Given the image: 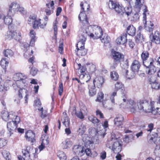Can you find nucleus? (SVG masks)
Instances as JSON below:
<instances>
[{
	"mask_svg": "<svg viewBox=\"0 0 160 160\" xmlns=\"http://www.w3.org/2000/svg\"><path fill=\"white\" fill-rule=\"evenodd\" d=\"M123 85L120 82H117L115 84V91L111 94L110 97V101L111 102V105L113 106L115 104L114 97L117 95V91L119 89L123 90Z\"/></svg>",
	"mask_w": 160,
	"mask_h": 160,
	"instance_id": "10",
	"label": "nucleus"
},
{
	"mask_svg": "<svg viewBox=\"0 0 160 160\" xmlns=\"http://www.w3.org/2000/svg\"><path fill=\"white\" fill-rule=\"evenodd\" d=\"M11 119L12 121L8 122L7 124V127L9 132L8 136L9 137L16 132L17 124L20 121V118L18 116Z\"/></svg>",
	"mask_w": 160,
	"mask_h": 160,
	"instance_id": "6",
	"label": "nucleus"
},
{
	"mask_svg": "<svg viewBox=\"0 0 160 160\" xmlns=\"http://www.w3.org/2000/svg\"><path fill=\"white\" fill-rule=\"evenodd\" d=\"M123 120V116L121 114H118L114 119V123L117 127H120L122 124Z\"/></svg>",
	"mask_w": 160,
	"mask_h": 160,
	"instance_id": "22",
	"label": "nucleus"
},
{
	"mask_svg": "<svg viewBox=\"0 0 160 160\" xmlns=\"http://www.w3.org/2000/svg\"><path fill=\"white\" fill-rule=\"evenodd\" d=\"M100 38L101 42L104 43H107L109 42L110 40V38L108 34L106 33L102 34Z\"/></svg>",
	"mask_w": 160,
	"mask_h": 160,
	"instance_id": "32",
	"label": "nucleus"
},
{
	"mask_svg": "<svg viewBox=\"0 0 160 160\" xmlns=\"http://www.w3.org/2000/svg\"><path fill=\"white\" fill-rule=\"evenodd\" d=\"M54 3L53 1H52L51 3L46 4L47 7L45 9V12L47 15H49L53 13L54 8Z\"/></svg>",
	"mask_w": 160,
	"mask_h": 160,
	"instance_id": "17",
	"label": "nucleus"
},
{
	"mask_svg": "<svg viewBox=\"0 0 160 160\" xmlns=\"http://www.w3.org/2000/svg\"><path fill=\"white\" fill-rule=\"evenodd\" d=\"M18 11H19L22 14L24 15L26 13V10L23 7H21L20 5L19 7L18 8Z\"/></svg>",
	"mask_w": 160,
	"mask_h": 160,
	"instance_id": "61",
	"label": "nucleus"
},
{
	"mask_svg": "<svg viewBox=\"0 0 160 160\" xmlns=\"http://www.w3.org/2000/svg\"><path fill=\"white\" fill-rule=\"evenodd\" d=\"M78 66V72L79 74V78L83 82H88L91 78L89 74H87L85 72L86 69L80 63H77Z\"/></svg>",
	"mask_w": 160,
	"mask_h": 160,
	"instance_id": "8",
	"label": "nucleus"
},
{
	"mask_svg": "<svg viewBox=\"0 0 160 160\" xmlns=\"http://www.w3.org/2000/svg\"><path fill=\"white\" fill-rule=\"evenodd\" d=\"M38 70L35 67H32L30 71V73L33 76H34L36 75L38 72Z\"/></svg>",
	"mask_w": 160,
	"mask_h": 160,
	"instance_id": "58",
	"label": "nucleus"
},
{
	"mask_svg": "<svg viewBox=\"0 0 160 160\" xmlns=\"http://www.w3.org/2000/svg\"><path fill=\"white\" fill-rule=\"evenodd\" d=\"M140 64L137 60H134L131 66V69L132 71L131 77L133 78L134 76V73L138 71L140 67Z\"/></svg>",
	"mask_w": 160,
	"mask_h": 160,
	"instance_id": "13",
	"label": "nucleus"
},
{
	"mask_svg": "<svg viewBox=\"0 0 160 160\" xmlns=\"http://www.w3.org/2000/svg\"><path fill=\"white\" fill-rule=\"evenodd\" d=\"M152 89H158L160 88V84L158 83L156 81L150 84Z\"/></svg>",
	"mask_w": 160,
	"mask_h": 160,
	"instance_id": "53",
	"label": "nucleus"
},
{
	"mask_svg": "<svg viewBox=\"0 0 160 160\" xmlns=\"http://www.w3.org/2000/svg\"><path fill=\"white\" fill-rule=\"evenodd\" d=\"M127 34L126 33H123L121 36L118 37L116 40V42L118 44L124 45L127 42Z\"/></svg>",
	"mask_w": 160,
	"mask_h": 160,
	"instance_id": "20",
	"label": "nucleus"
},
{
	"mask_svg": "<svg viewBox=\"0 0 160 160\" xmlns=\"http://www.w3.org/2000/svg\"><path fill=\"white\" fill-rule=\"evenodd\" d=\"M6 141L3 138H0V148H2L7 144Z\"/></svg>",
	"mask_w": 160,
	"mask_h": 160,
	"instance_id": "63",
	"label": "nucleus"
},
{
	"mask_svg": "<svg viewBox=\"0 0 160 160\" xmlns=\"http://www.w3.org/2000/svg\"><path fill=\"white\" fill-rule=\"evenodd\" d=\"M144 2V0H135L134 7L139 10L143 6Z\"/></svg>",
	"mask_w": 160,
	"mask_h": 160,
	"instance_id": "31",
	"label": "nucleus"
},
{
	"mask_svg": "<svg viewBox=\"0 0 160 160\" xmlns=\"http://www.w3.org/2000/svg\"><path fill=\"white\" fill-rule=\"evenodd\" d=\"M8 62L6 60V59L3 58L0 61V65L3 69H5L6 66H7Z\"/></svg>",
	"mask_w": 160,
	"mask_h": 160,
	"instance_id": "42",
	"label": "nucleus"
},
{
	"mask_svg": "<svg viewBox=\"0 0 160 160\" xmlns=\"http://www.w3.org/2000/svg\"><path fill=\"white\" fill-rule=\"evenodd\" d=\"M104 82V79L103 77H100L96 78L93 81V83L94 85H96L98 88H100L102 87Z\"/></svg>",
	"mask_w": 160,
	"mask_h": 160,
	"instance_id": "23",
	"label": "nucleus"
},
{
	"mask_svg": "<svg viewBox=\"0 0 160 160\" xmlns=\"http://www.w3.org/2000/svg\"><path fill=\"white\" fill-rule=\"evenodd\" d=\"M35 134L31 130L27 131L25 133V137L26 139L31 142L33 143L35 142Z\"/></svg>",
	"mask_w": 160,
	"mask_h": 160,
	"instance_id": "18",
	"label": "nucleus"
},
{
	"mask_svg": "<svg viewBox=\"0 0 160 160\" xmlns=\"http://www.w3.org/2000/svg\"><path fill=\"white\" fill-rule=\"evenodd\" d=\"M78 19L82 23L85 25L88 26L89 24L87 20V16L84 12L81 11L78 16Z\"/></svg>",
	"mask_w": 160,
	"mask_h": 160,
	"instance_id": "19",
	"label": "nucleus"
},
{
	"mask_svg": "<svg viewBox=\"0 0 160 160\" xmlns=\"http://www.w3.org/2000/svg\"><path fill=\"white\" fill-rule=\"evenodd\" d=\"M42 142L41 143L43 144V145H48L49 143V141L48 140V138L47 137H42Z\"/></svg>",
	"mask_w": 160,
	"mask_h": 160,
	"instance_id": "56",
	"label": "nucleus"
},
{
	"mask_svg": "<svg viewBox=\"0 0 160 160\" xmlns=\"http://www.w3.org/2000/svg\"><path fill=\"white\" fill-rule=\"evenodd\" d=\"M26 76L22 73H18L14 74L13 76V79L16 81V84L17 85V88H20L18 92L19 97L22 98V95H25V102L26 103L28 102L27 97L28 96V91L25 89V87H27L28 85V82L26 79Z\"/></svg>",
	"mask_w": 160,
	"mask_h": 160,
	"instance_id": "2",
	"label": "nucleus"
},
{
	"mask_svg": "<svg viewBox=\"0 0 160 160\" xmlns=\"http://www.w3.org/2000/svg\"><path fill=\"white\" fill-rule=\"evenodd\" d=\"M22 153L24 158L22 157L21 156L18 157V160H28L30 158V152L27 149H23Z\"/></svg>",
	"mask_w": 160,
	"mask_h": 160,
	"instance_id": "24",
	"label": "nucleus"
},
{
	"mask_svg": "<svg viewBox=\"0 0 160 160\" xmlns=\"http://www.w3.org/2000/svg\"><path fill=\"white\" fill-rule=\"evenodd\" d=\"M152 113L154 114H160V108H154L153 110L152 111Z\"/></svg>",
	"mask_w": 160,
	"mask_h": 160,
	"instance_id": "64",
	"label": "nucleus"
},
{
	"mask_svg": "<svg viewBox=\"0 0 160 160\" xmlns=\"http://www.w3.org/2000/svg\"><path fill=\"white\" fill-rule=\"evenodd\" d=\"M142 61L143 65L147 68H148L151 65L153 64V61L151 60L148 61L147 59V60H143Z\"/></svg>",
	"mask_w": 160,
	"mask_h": 160,
	"instance_id": "48",
	"label": "nucleus"
},
{
	"mask_svg": "<svg viewBox=\"0 0 160 160\" xmlns=\"http://www.w3.org/2000/svg\"><path fill=\"white\" fill-rule=\"evenodd\" d=\"M151 143L153 142L156 144L154 153L157 156H160V138L156 137H151L149 141Z\"/></svg>",
	"mask_w": 160,
	"mask_h": 160,
	"instance_id": "11",
	"label": "nucleus"
},
{
	"mask_svg": "<svg viewBox=\"0 0 160 160\" xmlns=\"http://www.w3.org/2000/svg\"><path fill=\"white\" fill-rule=\"evenodd\" d=\"M12 16L8 15V12L7 15L4 17L3 20L6 24L9 25L12 24V19L11 16Z\"/></svg>",
	"mask_w": 160,
	"mask_h": 160,
	"instance_id": "29",
	"label": "nucleus"
},
{
	"mask_svg": "<svg viewBox=\"0 0 160 160\" xmlns=\"http://www.w3.org/2000/svg\"><path fill=\"white\" fill-rule=\"evenodd\" d=\"M72 145V142L69 138H67L63 141L62 143V146L64 149H67L70 147Z\"/></svg>",
	"mask_w": 160,
	"mask_h": 160,
	"instance_id": "26",
	"label": "nucleus"
},
{
	"mask_svg": "<svg viewBox=\"0 0 160 160\" xmlns=\"http://www.w3.org/2000/svg\"><path fill=\"white\" fill-rule=\"evenodd\" d=\"M149 54L146 51H144L141 55V57L142 60H147L149 57Z\"/></svg>",
	"mask_w": 160,
	"mask_h": 160,
	"instance_id": "40",
	"label": "nucleus"
},
{
	"mask_svg": "<svg viewBox=\"0 0 160 160\" xmlns=\"http://www.w3.org/2000/svg\"><path fill=\"white\" fill-rule=\"evenodd\" d=\"M75 114L78 118L80 119H83L84 118L82 112L81 111H76V110L75 109Z\"/></svg>",
	"mask_w": 160,
	"mask_h": 160,
	"instance_id": "51",
	"label": "nucleus"
},
{
	"mask_svg": "<svg viewBox=\"0 0 160 160\" xmlns=\"http://www.w3.org/2000/svg\"><path fill=\"white\" fill-rule=\"evenodd\" d=\"M58 24L57 21L56 20L53 22V28L54 30V35L55 38H57V24Z\"/></svg>",
	"mask_w": 160,
	"mask_h": 160,
	"instance_id": "50",
	"label": "nucleus"
},
{
	"mask_svg": "<svg viewBox=\"0 0 160 160\" xmlns=\"http://www.w3.org/2000/svg\"><path fill=\"white\" fill-rule=\"evenodd\" d=\"M39 111H41V117L42 118H44L46 117L47 116V111L46 110H43V108H42L38 109Z\"/></svg>",
	"mask_w": 160,
	"mask_h": 160,
	"instance_id": "55",
	"label": "nucleus"
},
{
	"mask_svg": "<svg viewBox=\"0 0 160 160\" xmlns=\"http://www.w3.org/2000/svg\"><path fill=\"white\" fill-rule=\"evenodd\" d=\"M110 77L111 79L115 81H117L119 78V75L116 71H113L110 73Z\"/></svg>",
	"mask_w": 160,
	"mask_h": 160,
	"instance_id": "36",
	"label": "nucleus"
},
{
	"mask_svg": "<svg viewBox=\"0 0 160 160\" xmlns=\"http://www.w3.org/2000/svg\"><path fill=\"white\" fill-rule=\"evenodd\" d=\"M57 156L60 160H66L67 159L65 154L62 151H58Z\"/></svg>",
	"mask_w": 160,
	"mask_h": 160,
	"instance_id": "39",
	"label": "nucleus"
},
{
	"mask_svg": "<svg viewBox=\"0 0 160 160\" xmlns=\"http://www.w3.org/2000/svg\"><path fill=\"white\" fill-rule=\"evenodd\" d=\"M15 31H8L7 32L6 35V38L8 40H11L12 38H14L16 41H19L20 38V33H18V36L17 37H15V35H16Z\"/></svg>",
	"mask_w": 160,
	"mask_h": 160,
	"instance_id": "15",
	"label": "nucleus"
},
{
	"mask_svg": "<svg viewBox=\"0 0 160 160\" xmlns=\"http://www.w3.org/2000/svg\"><path fill=\"white\" fill-rule=\"evenodd\" d=\"M40 21V19H39L38 20H35L33 25V27L34 28H37L39 27V25L42 23V20L41 21Z\"/></svg>",
	"mask_w": 160,
	"mask_h": 160,
	"instance_id": "43",
	"label": "nucleus"
},
{
	"mask_svg": "<svg viewBox=\"0 0 160 160\" xmlns=\"http://www.w3.org/2000/svg\"><path fill=\"white\" fill-rule=\"evenodd\" d=\"M17 116L15 115V113H13L12 114H9L8 112L6 111H2L1 115L2 119L5 121H8L10 118L12 119Z\"/></svg>",
	"mask_w": 160,
	"mask_h": 160,
	"instance_id": "16",
	"label": "nucleus"
},
{
	"mask_svg": "<svg viewBox=\"0 0 160 160\" xmlns=\"http://www.w3.org/2000/svg\"><path fill=\"white\" fill-rule=\"evenodd\" d=\"M124 14L125 13L128 16H129L132 12V8L131 7H127L124 8Z\"/></svg>",
	"mask_w": 160,
	"mask_h": 160,
	"instance_id": "46",
	"label": "nucleus"
},
{
	"mask_svg": "<svg viewBox=\"0 0 160 160\" xmlns=\"http://www.w3.org/2000/svg\"><path fill=\"white\" fill-rule=\"evenodd\" d=\"M149 12L147 9V7L144 6V8L143 9V23L144 24L145 29L148 31L150 32L152 31L153 29V24L151 21H146L147 15L148 14Z\"/></svg>",
	"mask_w": 160,
	"mask_h": 160,
	"instance_id": "7",
	"label": "nucleus"
},
{
	"mask_svg": "<svg viewBox=\"0 0 160 160\" xmlns=\"http://www.w3.org/2000/svg\"><path fill=\"white\" fill-rule=\"evenodd\" d=\"M19 5L15 2H12L8 6V15H14L16 12H18Z\"/></svg>",
	"mask_w": 160,
	"mask_h": 160,
	"instance_id": "12",
	"label": "nucleus"
},
{
	"mask_svg": "<svg viewBox=\"0 0 160 160\" xmlns=\"http://www.w3.org/2000/svg\"><path fill=\"white\" fill-rule=\"evenodd\" d=\"M150 38L152 42L157 44L160 43V33L158 31L155 32L154 34L151 35Z\"/></svg>",
	"mask_w": 160,
	"mask_h": 160,
	"instance_id": "14",
	"label": "nucleus"
},
{
	"mask_svg": "<svg viewBox=\"0 0 160 160\" xmlns=\"http://www.w3.org/2000/svg\"><path fill=\"white\" fill-rule=\"evenodd\" d=\"M48 17L47 16H45V18H44V21H43V20H42V23L39 25V27L40 28H44L45 27L47 24V22L48 20Z\"/></svg>",
	"mask_w": 160,
	"mask_h": 160,
	"instance_id": "54",
	"label": "nucleus"
},
{
	"mask_svg": "<svg viewBox=\"0 0 160 160\" xmlns=\"http://www.w3.org/2000/svg\"><path fill=\"white\" fill-rule=\"evenodd\" d=\"M123 144L122 140L115 138L114 135H112L109 138L106 144V147L115 153H117L116 156V160H121V155L119 153L121 151Z\"/></svg>",
	"mask_w": 160,
	"mask_h": 160,
	"instance_id": "3",
	"label": "nucleus"
},
{
	"mask_svg": "<svg viewBox=\"0 0 160 160\" xmlns=\"http://www.w3.org/2000/svg\"><path fill=\"white\" fill-rule=\"evenodd\" d=\"M113 58L115 61L119 62L121 59L122 57L123 56L120 53L114 51L112 54Z\"/></svg>",
	"mask_w": 160,
	"mask_h": 160,
	"instance_id": "28",
	"label": "nucleus"
},
{
	"mask_svg": "<svg viewBox=\"0 0 160 160\" xmlns=\"http://www.w3.org/2000/svg\"><path fill=\"white\" fill-rule=\"evenodd\" d=\"M63 124L66 127H69L70 125V121L68 117L67 116L66 112H63L61 119Z\"/></svg>",
	"mask_w": 160,
	"mask_h": 160,
	"instance_id": "25",
	"label": "nucleus"
},
{
	"mask_svg": "<svg viewBox=\"0 0 160 160\" xmlns=\"http://www.w3.org/2000/svg\"><path fill=\"white\" fill-rule=\"evenodd\" d=\"M8 89V87H6L4 85H2L0 84V92H3L5 93Z\"/></svg>",
	"mask_w": 160,
	"mask_h": 160,
	"instance_id": "57",
	"label": "nucleus"
},
{
	"mask_svg": "<svg viewBox=\"0 0 160 160\" xmlns=\"http://www.w3.org/2000/svg\"><path fill=\"white\" fill-rule=\"evenodd\" d=\"M89 28H92L93 29V33L88 32L87 30H86L85 32H83L82 33H81L82 32V30H81L79 31L81 35L84 34L86 33L87 34L86 36L88 35L94 39L100 38L103 34L102 30L100 27L93 26L92 27L91 26H90L89 27Z\"/></svg>",
	"mask_w": 160,
	"mask_h": 160,
	"instance_id": "5",
	"label": "nucleus"
},
{
	"mask_svg": "<svg viewBox=\"0 0 160 160\" xmlns=\"http://www.w3.org/2000/svg\"><path fill=\"white\" fill-rule=\"evenodd\" d=\"M136 32V28L132 25H129L127 28V32L130 36L135 35Z\"/></svg>",
	"mask_w": 160,
	"mask_h": 160,
	"instance_id": "27",
	"label": "nucleus"
},
{
	"mask_svg": "<svg viewBox=\"0 0 160 160\" xmlns=\"http://www.w3.org/2000/svg\"><path fill=\"white\" fill-rule=\"evenodd\" d=\"M58 24L57 21L56 20L53 22V28L54 30V35L55 38H57V24Z\"/></svg>",
	"mask_w": 160,
	"mask_h": 160,
	"instance_id": "49",
	"label": "nucleus"
},
{
	"mask_svg": "<svg viewBox=\"0 0 160 160\" xmlns=\"http://www.w3.org/2000/svg\"><path fill=\"white\" fill-rule=\"evenodd\" d=\"M156 74H148V80L150 84L156 81Z\"/></svg>",
	"mask_w": 160,
	"mask_h": 160,
	"instance_id": "38",
	"label": "nucleus"
},
{
	"mask_svg": "<svg viewBox=\"0 0 160 160\" xmlns=\"http://www.w3.org/2000/svg\"><path fill=\"white\" fill-rule=\"evenodd\" d=\"M86 34H87L85 33L84 34L79 35V41L77 44V48L75 50L76 54L78 56H84L87 53V50L84 48Z\"/></svg>",
	"mask_w": 160,
	"mask_h": 160,
	"instance_id": "4",
	"label": "nucleus"
},
{
	"mask_svg": "<svg viewBox=\"0 0 160 160\" xmlns=\"http://www.w3.org/2000/svg\"><path fill=\"white\" fill-rule=\"evenodd\" d=\"M86 129V128L84 125L81 124L79 127L78 130L79 134L81 136L83 135L85 132Z\"/></svg>",
	"mask_w": 160,
	"mask_h": 160,
	"instance_id": "37",
	"label": "nucleus"
},
{
	"mask_svg": "<svg viewBox=\"0 0 160 160\" xmlns=\"http://www.w3.org/2000/svg\"><path fill=\"white\" fill-rule=\"evenodd\" d=\"M88 89L89 90V93L90 96H92L96 94V89L95 88H90L89 87Z\"/></svg>",
	"mask_w": 160,
	"mask_h": 160,
	"instance_id": "59",
	"label": "nucleus"
},
{
	"mask_svg": "<svg viewBox=\"0 0 160 160\" xmlns=\"http://www.w3.org/2000/svg\"><path fill=\"white\" fill-rule=\"evenodd\" d=\"M88 119L90 121L93 123H98L100 122V121L96 117H94L92 116H89Z\"/></svg>",
	"mask_w": 160,
	"mask_h": 160,
	"instance_id": "45",
	"label": "nucleus"
},
{
	"mask_svg": "<svg viewBox=\"0 0 160 160\" xmlns=\"http://www.w3.org/2000/svg\"><path fill=\"white\" fill-rule=\"evenodd\" d=\"M123 101L124 102H126V108H129L132 112H135L138 110L140 112L145 113L152 112V111L154 107L155 102L154 101H152L149 103L147 101L141 100L136 103L132 100L127 101L125 96L123 97Z\"/></svg>",
	"mask_w": 160,
	"mask_h": 160,
	"instance_id": "1",
	"label": "nucleus"
},
{
	"mask_svg": "<svg viewBox=\"0 0 160 160\" xmlns=\"http://www.w3.org/2000/svg\"><path fill=\"white\" fill-rule=\"evenodd\" d=\"M148 70V74H155L156 71V68L153 65V64L149 67Z\"/></svg>",
	"mask_w": 160,
	"mask_h": 160,
	"instance_id": "34",
	"label": "nucleus"
},
{
	"mask_svg": "<svg viewBox=\"0 0 160 160\" xmlns=\"http://www.w3.org/2000/svg\"><path fill=\"white\" fill-rule=\"evenodd\" d=\"M58 88V94L61 96L63 91V84L62 82H60L59 84Z\"/></svg>",
	"mask_w": 160,
	"mask_h": 160,
	"instance_id": "60",
	"label": "nucleus"
},
{
	"mask_svg": "<svg viewBox=\"0 0 160 160\" xmlns=\"http://www.w3.org/2000/svg\"><path fill=\"white\" fill-rule=\"evenodd\" d=\"M4 56L7 58H11L13 57L14 55L13 52L10 49H7L3 51Z\"/></svg>",
	"mask_w": 160,
	"mask_h": 160,
	"instance_id": "33",
	"label": "nucleus"
},
{
	"mask_svg": "<svg viewBox=\"0 0 160 160\" xmlns=\"http://www.w3.org/2000/svg\"><path fill=\"white\" fill-rule=\"evenodd\" d=\"M80 6L81 7L82 10L83 12H88L89 11L90 5L86 2H81L80 3Z\"/></svg>",
	"mask_w": 160,
	"mask_h": 160,
	"instance_id": "30",
	"label": "nucleus"
},
{
	"mask_svg": "<svg viewBox=\"0 0 160 160\" xmlns=\"http://www.w3.org/2000/svg\"><path fill=\"white\" fill-rule=\"evenodd\" d=\"M73 151L76 154L80 156L84 154V149L83 147L81 146L78 145L74 146L73 148Z\"/></svg>",
	"mask_w": 160,
	"mask_h": 160,
	"instance_id": "21",
	"label": "nucleus"
},
{
	"mask_svg": "<svg viewBox=\"0 0 160 160\" xmlns=\"http://www.w3.org/2000/svg\"><path fill=\"white\" fill-rule=\"evenodd\" d=\"M86 86L83 82H81L80 84L78 85V89L81 92H83L86 89Z\"/></svg>",
	"mask_w": 160,
	"mask_h": 160,
	"instance_id": "47",
	"label": "nucleus"
},
{
	"mask_svg": "<svg viewBox=\"0 0 160 160\" xmlns=\"http://www.w3.org/2000/svg\"><path fill=\"white\" fill-rule=\"evenodd\" d=\"M103 94L102 92H99L97 96V99L96 101L97 102H101L103 100Z\"/></svg>",
	"mask_w": 160,
	"mask_h": 160,
	"instance_id": "52",
	"label": "nucleus"
},
{
	"mask_svg": "<svg viewBox=\"0 0 160 160\" xmlns=\"http://www.w3.org/2000/svg\"><path fill=\"white\" fill-rule=\"evenodd\" d=\"M89 138L88 137L86 139L84 138H82V140L84 142V144L86 147H88V146L90 147V145L92 143V141L89 140Z\"/></svg>",
	"mask_w": 160,
	"mask_h": 160,
	"instance_id": "41",
	"label": "nucleus"
},
{
	"mask_svg": "<svg viewBox=\"0 0 160 160\" xmlns=\"http://www.w3.org/2000/svg\"><path fill=\"white\" fill-rule=\"evenodd\" d=\"M108 6L110 9H115L118 14L121 15L124 14V7L122 5H120L118 2L109 1Z\"/></svg>",
	"mask_w": 160,
	"mask_h": 160,
	"instance_id": "9",
	"label": "nucleus"
},
{
	"mask_svg": "<svg viewBox=\"0 0 160 160\" xmlns=\"http://www.w3.org/2000/svg\"><path fill=\"white\" fill-rule=\"evenodd\" d=\"M135 41L136 42L138 43L143 42L144 38L143 35L140 33H138L136 37Z\"/></svg>",
	"mask_w": 160,
	"mask_h": 160,
	"instance_id": "35",
	"label": "nucleus"
},
{
	"mask_svg": "<svg viewBox=\"0 0 160 160\" xmlns=\"http://www.w3.org/2000/svg\"><path fill=\"white\" fill-rule=\"evenodd\" d=\"M3 157L6 160H10L11 156L8 152L4 150L2 152Z\"/></svg>",
	"mask_w": 160,
	"mask_h": 160,
	"instance_id": "44",
	"label": "nucleus"
},
{
	"mask_svg": "<svg viewBox=\"0 0 160 160\" xmlns=\"http://www.w3.org/2000/svg\"><path fill=\"white\" fill-rule=\"evenodd\" d=\"M29 35L31 38H34L36 39V33L33 30H30L29 32Z\"/></svg>",
	"mask_w": 160,
	"mask_h": 160,
	"instance_id": "62",
	"label": "nucleus"
}]
</instances>
